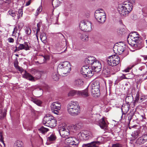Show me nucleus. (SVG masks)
<instances>
[{"mask_svg":"<svg viewBox=\"0 0 147 147\" xmlns=\"http://www.w3.org/2000/svg\"><path fill=\"white\" fill-rule=\"evenodd\" d=\"M84 62L87 65L91 67L95 72L98 73L101 70L100 63L93 56L88 57L85 59Z\"/></svg>","mask_w":147,"mask_h":147,"instance_id":"nucleus-1","label":"nucleus"},{"mask_svg":"<svg viewBox=\"0 0 147 147\" xmlns=\"http://www.w3.org/2000/svg\"><path fill=\"white\" fill-rule=\"evenodd\" d=\"M67 111L71 116H76L80 113V107L77 101H72L67 105Z\"/></svg>","mask_w":147,"mask_h":147,"instance_id":"nucleus-2","label":"nucleus"},{"mask_svg":"<svg viewBox=\"0 0 147 147\" xmlns=\"http://www.w3.org/2000/svg\"><path fill=\"white\" fill-rule=\"evenodd\" d=\"M139 34L137 32H134L129 34L127 38L128 44L131 46L140 47L142 45L141 41L139 40Z\"/></svg>","mask_w":147,"mask_h":147,"instance_id":"nucleus-3","label":"nucleus"},{"mask_svg":"<svg viewBox=\"0 0 147 147\" xmlns=\"http://www.w3.org/2000/svg\"><path fill=\"white\" fill-rule=\"evenodd\" d=\"M119 13L122 15L127 16L131 11L132 6L131 4L129 3L118 5L117 7Z\"/></svg>","mask_w":147,"mask_h":147,"instance_id":"nucleus-4","label":"nucleus"},{"mask_svg":"<svg viewBox=\"0 0 147 147\" xmlns=\"http://www.w3.org/2000/svg\"><path fill=\"white\" fill-rule=\"evenodd\" d=\"M71 66L70 63L68 61L63 62L58 65L57 70L61 74L65 75L70 71Z\"/></svg>","mask_w":147,"mask_h":147,"instance_id":"nucleus-5","label":"nucleus"},{"mask_svg":"<svg viewBox=\"0 0 147 147\" xmlns=\"http://www.w3.org/2000/svg\"><path fill=\"white\" fill-rule=\"evenodd\" d=\"M43 123L44 125L50 127H52L56 126L57 121L53 117L48 115L44 117Z\"/></svg>","mask_w":147,"mask_h":147,"instance_id":"nucleus-6","label":"nucleus"},{"mask_svg":"<svg viewBox=\"0 0 147 147\" xmlns=\"http://www.w3.org/2000/svg\"><path fill=\"white\" fill-rule=\"evenodd\" d=\"M94 16L96 19L100 23H103L106 20V14L102 10H96Z\"/></svg>","mask_w":147,"mask_h":147,"instance_id":"nucleus-7","label":"nucleus"},{"mask_svg":"<svg viewBox=\"0 0 147 147\" xmlns=\"http://www.w3.org/2000/svg\"><path fill=\"white\" fill-rule=\"evenodd\" d=\"M80 27L82 30L84 31H90L92 29L91 23L90 21L87 20H83L81 22Z\"/></svg>","mask_w":147,"mask_h":147,"instance_id":"nucleus-8","label":"nucleus"},{"mask_svg":"<svg viewBox=\"0 0 147 147\" xmlns=\"http://www.w3.org/2000/svg\"><path fill=\"white\" fill-rule=\"evenodd\" d=\"M126 46L124 43L119 42V43L116 44L113 47V50L116 53L118 52L119 53L121 54L123 52H127L126 50Z\"/></svg>","mask_w":147,"mask_h":147,"instance_id":"nucleus-9","label":"nucleus"},{"mask_svg":"<svg viewBox=\"0 0 147 147\" xmlns=\"http://www.w3.org/2000/svg\"><path fill=\"white\" fill-rule=\"evenodd\" d=\"M119 57L117 56H109L107 59L108 64L112 66H115L119 62Z\"/></svg>","mask_w":147,"mask_h":147,"instance_id":"nucleus-10","label":"nucleus"},{"mask_svg":"<svg viewBox=\"0 0 147 147\" xmlns=\"http://www.w3.org/2000/svg\"><path fill=\"white\" fill-rule=\"evenodd\" d=\"M77 138L81 140H90L94 137L92 133L88 132L86 133V132H80L78 133L77 136Z\"/></svg>","mask_w":147,"mask_h":147,"instance_id":"nucleus-11","label":"nucleus"},{"mask_svg":"<svg viewBox=\"0 0 147 147\" xmlns=\"http://www.w3.org/2000/svg\"><path fill=\"white\" fill-rule=\"evenodd\" d=\"M8 13L14 19L16 18L18 20L20 17H22L23 15V11L22 9H19L18 12L14 10L10 9Z\"/></svg>","mask_w":147,"mask_h":147,"instance_id":"nucleus-12","label":"nucleus"},{"mask_svg":"<svg viewBox=\"0 0 147 147\" xmlns=\"http://www.w3.org/2000/svg\"><path fill=\"white\" fill-rule=\"evenodd\" d=\"M59 132L63 138H66L70 135V131L67 127H59Z\"/></svg>","mask_w":147,"mask_h":147,"instance_id":"nucleus-13","label":"nucleus"},{"mask_svg":"<svg viewBox=\"0 0 147 147\" xmlns=\"http://www.w3.org/2000/svg\"><path fill=\"white\" fill-rule=\"evenodd\" d=\"M61 106L60 103L58 102L53 103L51 106L52 112L56 115L59 114V111L61 109Z\"/></svg>","mask_w":147,"mask_h":147,"instance_id":"nucleus-14","label":"nucleus"},{"mask_svg":"<svg viewBox=\"0 0 147 147\" xmlns=\"http://www.w3.org/2000/svg\"><path fill=\"white\" fill-rule=\"evenodd\" d=\"M102 144V142L99 141H95L90 143L84 144L82 145V147H98L99 146Z\"/></svg>","mask_w":147,"mask_h":147,"instance_id":"nucleus-15","label":"nucleus"},{"mask_svg":"<svg viewBox=\"0 0 147 147\" xmlns=\"http://www.w3.org/2000/svg\"><path fill=\"white\" fill-rule=\"evenodd\" d=\"M98 124L100 128L103 129H105L108 125L107 122L105 120L104 117L99 121Z\"/></svg>","mask_w":147,"mask_h":147,"instance_id":"nucleus-16","label":"nucleus"},{"mask_svg":"<svg viewBox=\"0 0 147 147\" xmlns=\"http://www.w3.org/2000/svg\"><path fill=\"white\" fill-rule=\"evenodd\" d=\"M25 73L22 76L23 78L32 81H35L34 77H33L31 74L28 73L26 71H25Z\"/></svg>","mask_w":147,"mask_h":147,"instance_id":"nucleus-17","label":"nucleus"},{"mask_svg":"<svg viewBox=\"0 0 147 147\" xmlns=\"http://www.w3.org/2000/svg\"><path fill=\"white\" fill-rule=\"evenodd\" d=\"M90 86L91 88V89L94 88L96 89V88H99V82L98 81H93L91 82Z\"/></svg>","mask_w":147,"mask_h":147,"instance_id":"nucleus-18","label":"nucleus"},{"mask_svg":"<svg viewBox=\"0 0 147 147\" xmlns=\"http://www.w3.org/2000/svg\"><path fill=\"white\" fill-rule=\"evenodd\" d=\"M19 49L20 50L24 49L25 50H28L30 49L29 47L28 43L27 42H24L23 44H19Z\"/></svg>","mask_w":147,"mask_h":147,"instance_id":"nucleus-19","label":"nucleus"},{"mask_svg":"<svg viewBox=\"0 0 147 147\" xmlns=\"http://www.w3.org/2000/svg\"><path fill=\"white\" fill-rule=\"evenodd\" d=\"M91 93L94 97H98L100 95L99 88H94L91 89Z\"/></svg>","mask_w":147,"mask_h":147,"instance_id":"nucleus-20","label":"nucleus"},{"mask_svg":"<svg viewBox=\"0 0 147 147\" xmlns=\"http://www.w3.org/2000/svg\"><path fill=\"white\" fill-rule=\"evenodd\" d=\"M78 92L79 95L81 96L84 97H88L89 96L88 90L87 89L82 91H78Z\"/></svg>","mask_w":147,"mask_h":147,"instance_id":"nucleus-21","label":"nucleus"},{"mask_svg":"<svg viewBox=\"0 0 147 147\" xmlns=\"http://www.w3.org/2000/svg\"><path fill=\"white\" fill-rule=\"evenodd\" d=\"M83 84V81L80 79H76L74 82V85L77 87L81 86Z\"/></svg>","mask_w":147,"mask_h":147,"instance_id":"nucleus-22","label":"nucleus"},{"mask_svg":"<svg viewBox=\"0 0 147 147\" xmlns=\"http://www.w3.org/2000/svg\"><path fill=\"white\" fill-rule=\"evenodd\" d=\"M102 73L104 76L106 77L108 76L110 73V69L107 67L104 68L103 69Z\"/></svg>","mask_w":147,"mask_h":147,"instance_id":"nucleus-23","label":"nucleus"},{"mask_svg":"<svg viewBox=\"0 0 147 147\" xmlns=\"http://www.w3.org/2000/svg\"><path fill=\"white\" fill-rule=\"evenodd\" d=\"M87 65L84 66L81 68L80 73L83 75L87 77L88 72H87Z\"/></svg>","mask_w":147,"mask_h":147,"instance_id":"nucleus-24","label":"nucleus"},{"mask_svg":"<svg viewBox=\"0 0 147 147\" xmlns=\"http://www.w3.org/2000/svg\"><path fill=\"white\" fill-rule=\"evenodd\" d=\"M94 69H92L91 67L87 66V72H88L87 77H91L93 74L92 73Z\"/></svg>","mask_w":147,"mask_h":147,"instance_id":"nucleus-25","label":"nucleus"},{"mask_svg":"<svg viewBox=\"0 0 147 147\" xmlns=\"http://www.w3.org/2000/svg\"><path fill=\"white\" fill-rule=\"evenodd\" d=\"M121 110L122 112V115L121 116V117L122 118L123 115H125L129 111V108L128 106L124 105L121 108Z\"/></svg>","mask_w":147,"mask_h":147,"instance_id":"nucleus-26","label":"nucleus"},{"mask_svg":"<svg viewBox=\"0 0 147 147\" xmlns=\"http://www.w3.org/2000/svg\"><path fill=\"white\" fill-rule=\"evenodd\" d=\"M74 138L69 136L66 138L65 142L68 144L71 145L72 144V143H73V141H74Z\"/></svg>","mask_w":147,"mask_h":147,"instance_id":"nucleus-27","label":"nucleus"},{"mask_svg":"<svg viewBox=\"0 0 147 147\" xmlns=\"http://www.w3.org/2000/svg\"><path fill=\"white\" fill-rule=\"evenodd\" d=\"M60 2L58 0H53L52 1V5L53 7H57L60 5Z\"/></svg>","mask_w":147,"mask_h":147,"instance_id":"nucleus-28","label":"nucleus"},{"mask_svg":"<svg viewBox=\"0 0 147 147\" xmlns=\"http://www.w3.org/2000/svg\"><path fill=\"white\" fill-rule=\"evenodd\" d=\"M22 142L20 140H17L14 143L13 147H23Z\"/></svg>","mask_w":147,"mask_h":147,"instance_id":"nucleus-29","label":"nucleus"},{"mask_svg":"<svg viewBox=\"0 0 147 147\" xmlns=\"http://www.w3.org/2000/svg\"><path fill=\"white\" fill-rule=\"evenodd\" d=\"M31 100L34 103L39 106L42 103L41 101L36 98H32L31 99Z\"/></svg>","mask_w":147,"mask_h":147,"instance_id":"nucleus-30","label":"nucleus"},{"mask_svg":"<svg viewBox=\"0 0 147 147\" xmlns=\"http://www.w3.org/2000/svg\"><path fill=\"white\" fill-rule=\"evenodd\" d=\"M78 91L75 90H71L68 93V96H73L76 94L78 95Z\"/></svg>","mask_w":147,"mask_h":147,"instance_id":"nucleus-31","label":"nucleus"},{"mask_svg":"<svg viewBox=\"0 0 147 147\" xmlns=\"http://www.w3.org/2000/svg\"><path fill=\"white\" fill-rule=\"evenodd\" d=\"M17 26H15L14 27L13 30L12 32V36H17L18 37L19 36V34L18 33L17 34Z\"/></svg>","mask_w":147,"mask_h":147,"instance_id":"nucleus-32","label":"nucleus"},{"mask_svg":"<svg viewBox=\"0 0 147 147\" xmlns=\"http://www.w3.org/2000/svg\"><path fill=\"white\" fill-rule=\"evenodd\" d=\"M38 130L42 134H45L48 131L49 129L43 127H41Z\"/></svg>","mask_w":147,"mask_h":147,"instance_id":"nucleus-33","label":"nucleus"},{"mask_svg":"<svg viewBox=\"0 0 147 147\" xmlns=\"http://www.w3.org/2000/svg\"><path fill=\"white\" fill-rule=\"evenodd\" d=\"M56 139V136L54 134H52L49 137L47 138V141H52L55 140Z\"/></svg>","mask_w":147,"mask_h":147,"instance_id":"nucleus-34","label":"nucleus"},{"mask_svg":"<svg viewBox=\"0 0 147 147\" xmlns=\"http://www.w3.org/2000/svg\"><path fill=\"white\" fill-rule=\"evenodd\" d=\"M52 77L53 79L55 81H57L59 80V77L57 76L56 72H54L52 73Z\"/></svg>","mask_w":147,"mask_h":147,"instance_id":"nucleus-35","label":"nucleus"},{"mask_svg":"<svg viewBox=\"0 0 147 147\" xmlns=\"http://www.w3.org/2000/svg\"><path fill=\"white\" fill-rule=\"evenodd\" d=\"M81 38L82 41H87L88 40V37L85 34H83L81 36Z\"/></svg>","mask_w":147,"mask_h":147,"instance_id":"nucleus-36","label":"nucleus"},{"mask_svg":"<svg viewBox=\"0 0 147 147\" xmlns=\"http://www.w3.org/2000/svg\"><path fill=\"white\" fill-rule=\"evenodd\" d=\"M34 74L35 75V77L36 79H38L41 77V75L40 71L35 70Z\"/></svg>","mask_w":147,"mask_h":147,"instance_id":"nucleus-37","label":"nucleus"},{"mask_svg":"<svg viewBox=\"0 0 147 147\" xmlns=\"http://www.w3.org/2000/svg\"><path fill=\"white\" fill-rule=\"evenodd\" d=\"M40 38L42 41H45L47 39V37L45 33H42L40 35Z\"/></svg>","mask_w":147,"mask_h":147,"instance_id":"nucleus-38","label":"nucleus"},{"mask_svg":"<svg viewBox=\"0 0 147 147\" xmlns=\"http://www.w3.org/2000/svg\"><path fill=\"white\" fill-rule=\"evenodd\" d=\"M59 16V15H57L56 16H55L53 14H52V15L51 16V19H52L51 21H53L55 20L57 22L58 20V17Z\"/></svg>","mask_w":147,"mask_h":147,"instance_id":"nucleus-39","label":"nucleus"},{"mask_svg":"<svg viewBox=\"0 0 147 147\" xmlns=\"http://www.w3.org/2000/svg\"><path fill=\"white\" fill-rule=\"evenodd\" d=\"M42 6L41 5L37 9L36 11L35 15L36 16L38 15L40 12L42 11Z\"/></svg>","mask_w":147,"mask_h":147,"instance_id":"nucleus-40","label":"nucleus"},{"mask_svg":"<svg viewBox=\"0 0 147 147\" xmlns=\"http://www.w3.org/2000/svg\"><path fill=\"white\" fill-rule=\"evenodd\" d=\"M125 31V30L124 28H120L118 30V33L120 34H123L124 33Z\"/></svg>","mask_w":147,"mask_h":147,"instance_id":"nucleus-41","label":"nucleus"},{"mask_svg":"<svg viewBox=\"0 0 147 147\" xmlns=\"http://www.w3.org/2000/svg\"><path fill=\"white\" fill-rule=\"evenodd\" d=\"M73 143H72V144H71V145L77 146L78 144L79 143V142L74 138V141H73Z\"/></svg>","mask_w":147,"mask_h":147,"instance_id":"nucleus-42","label":"nucleus"},{"mask_svg":"<svg viewBox=\"0 0 147 147\" xmlns=\"http://www.w3.org/2000/svg\"><path fill=\"white\" fill-rule=\"evenodd\" d=\"M0 141L3 142H3V134L2 131H0Z\"/></svg>","mask_w":147,"mask_h":147,"instance_id":"nucleus-43","label":"nucleus"},{"mask_svg":"<svg viewBox=\"0 0 147 147\" xmlns=\"http://www.w3.org/2000/svg\"><path fill=\"white\" fill-rule=\"evenodd\" d=\"M135 99V101L136 102H138V101L139 100V94L138 92L136 94Z\"/></svg>","mask_w":147,"mask_h":147,"instance_id":"nucleus-44","label":"nucleus"},{"mask_svg":"<svg viewBox=\"0 0 147 147\" xmlns=\"http://www.w3.org/2000/svg\"><path fill=\"white\" fill-rule=\"evenodd\" d=\"M25 32L28 35H29L31 33V30L30 28H26V29Z\"/></svg>","mask_w":147,"mask_h":147,"instance_id":"nucleus-45","label":"nucleus"},{"mask_svg":"<svg viewBox=\"0 0 147 147\" xmlns=\"http://www.w3.org/2000/svg\"><path fill=\"white\" fill-rule=\"evenodd\" d=\"M24 26V24L22 22L20 23L18 25V28L19 29L21 30Z\"/></svg>","mask_w":147,"mask_h":147,"instance_id":"nucleus-46","label":"nucleus"},{"mask_svg":"<svg viewBox=\"0 0 147 147\" xmlns=\"http://www.w3.org/2000/svg\"><path fill=\"white\" fill-rule=\"evenodd\" d=\"M43 57H44V62L43 63H44L46 61L49 60V57L48 55H45Z\"/></svg>","mask_w":147,"mask_h":147,"instance_id":"nucleus-47","label":"nucleus"},{"mask_svg":"<svg viewBox=\"0 0 147 147\" xmlns=\"http://www.w3.org/2000/svg\"><path fill=\"white\" fill-rule=\"evenodd\" d=\"M78 124H77L75 125H74L73 126V128L75 130H77L79 128V127H78Z\"/></svg>","mask_w":147,"mask_h":147,"instance_id":"nucleus-48","label":"nucleus"},{"mask_svg":"<svg viewBox=\"0 0 147 147\" xmlns=\"http://www.w3.org/2000/svg\"><path fill=\"white\" fill-rule=\"evenodd\" d=\"M7 40L8 42L10 43H13L14 42V39L11 37L8 38L7 39Z\"/></svg>","mask_w":147,"mask_h":147,"instance_id":"nucleus-49","label":"nucleus"},{"mask_svg":"<svg viewBox=\"0 0 147 147\" xmlns=\"http://www.w3.org/2000/svg\"><path fill=\"white\" fill-rule=\"evenodd\" d=\"M121 146L120 144L117 143L116 144H113L112 145V147H120Z\"/></svg>","mask_w":147,"mask_h":147,"instance_id":"nucleus-50","label":"nucleus"},{"mask_svg":"<svg viewBox=\"0 0 147 147\" xmlns=\"http://www.w3.org/2000/svg\"><path fill=\"white\" fill-rule=\"evenodd\" d=\"M14 67L16 68H17L19 67L18 65V62L17 60H16L14 63Z\"/></svg>","mask_w":147,"mask_h":147,"instance_id":"nucleus-51","label":"nucleus"},{"mask_svg":"<svg viewBox=\"0 0 147 147\" xmlns=\"http://www.w3.org/2000/svg\"><path fill=\"white\" fill-rule=\"evenodd\" d=\"M131 97H129V96L126 97L125 98V101L126 102L128 103H129V101H130L129 99H131Z\"/></svg>","mask_w":147,"mask_h":147,"instance_id":"nucleus-52","label":"nucleus"},{"mask_svg":"<svg viewBox=\"0 0 147 147\" xmlns=\"http://www.w3.org/2000/svg\"><path fill=\"white\" fill-rule=\"evenodd\" d=\"M142 140V138L141 137L138 139L137 140V141L139 143V144H142V142H143V141Z\"/></svg>","mask_w":147,"mask_h":147,"instance_id":"nucleus-53","label":"nucleus"},{"mask_svg":"<svg viewBox=\"0 0 147 147\" xmlns=\"http://www.w3.org/2000/svg\"><path fill=\"white\" fill-rule=\"evenodd\" d=\"M141 138H142V140L143 141V142H142V143H144L147 141V140L144 138V136H142Z\"/></svg>","mask_w":147,"mask_h":147,"instance_id":"nucleus-54","label":"nucleus"},{"mask_svg":"<svg viewBox=\"0 0 147 147\" xmlns=\"http://www.w3.org/2000/svg\"><path fill=\"white\" fill-rule=\"evenodd\" d=\"M142 56L143 57L144 60L147 62V55H143Z\"/></svg>","mask_w":147,"mask_h":147,"instance_id":"nucleus-55","label":"nucleus"},{"mask_svg":"<svg viewBox=\"0 0 147 147\" xmlns=\"http://www.w3.org/2000/svg\"><path fill=\"white\" fill-rule=\"evenodd\" d=\"M120 80H122L123 79H127V78H126L125 75L124 74H123L122 76H121L120 77Z\"/></svg>","mask_w":147,"mask_h":147,"instance_id":"nucleus-56","label":"nucleus"},{"mask_svg":"<svg viewBox=\"0 0 147 147\" xmlns=\"http://www.w3.org/2000/svg\"><path fill=\"white\" fill-rule=\"evenodd\" d=\"M131 69V68L130 67L128 68L127 69H125L124 71L126 72H129V71Z\"/></svg>","mask_w":147,"mask_h":147,"instance_id":"nucleus-57","label":"nucleus"},{"mask_svg":"<svg viewBox=\"0 0 147 147\" xmlns=\"http://www.w3.org/2000/svg\"><path fill=\"white\" fill-rule=\"evenodd\" d=\"M17 69H18V70L19 71H22L23 70V69L20 67H18L17 68Z\"/></svg>","mask_w":147,"mask_h":147,"instance_id":"nucleus-58","label":"nucleus"},{"mask_svg":"<svg viewBox=\"0 0 147 147\" xmlns=\"http://www.w3.org/2000/svg\"><path fill=\"white\" fill-rule=\"evenodd\" d=\"M37 26L38 27V28L36 30V34H38V33L40 31V28L39 27L38 25V24H37Z\"/></svg>","mask_w":147,"mask_h":147,"instance_id":"nucleus-59","label":"nucleus"},{"mask_svg":"<svg viewBox=\"0 0 147 147\" xmlns=\"http://www.w3.org/2000/svg\"><path fill=\"white\" fill-rule=\"evenodd\" d=\"M92 101V99L90 98V97H89L87 99V101L88 102L90 103Z\"/></svg>","mask_w":147,"mask_h":147,"instance_id":"nucleus-60","label":"nucleus"},{"mask_svg":"<svg viewBox=\"0 0 147 147\" xmlns=\"http://www.w3.org/2000/svg\"><path fill=\"white\" fill-rule=\"evenodd\" d=\"M145 68L144 67H142L139 68V70H140V71H142L144 69V68Z\"/></svg>","mask_w":147,"mask_h":147,"instance_id":"nucleus-61","label":"nucleus"},{"mask_svg":"<svg viewBox=\"0 0 147 147\" xmlns=\"http://www.w3.org/2000/svg\"><path fill=\"white\" fill-rule=\"evenodd\" d=\"M131 3H134L135 1V0H128Z\"/></svg>","mask_w":147,"mask_h":147,"instance_id":"nucleus-62","label":"nucleus"},{"mask_svg":"<svg viewBox=\"0 0 147 147\" xmlns=\"http://www.w3.org/2000/svg\"><path fill=\"white\" fill-rule=\"evenodd\" d=\"M144 138H145V139L147 140V135H144Z\"/></svg>","mask_w":147,"mask_h":147,"instance_id":"nucleus-63","label":"nucleus"},{"mask_svg":"<svg viewBox=\"0 0 147 147\" xmlns=\"http://www.w3.org/2000/svg\"><path fill=\"white\" fill-rule=\"evenodd\" d=\"M132 119V117L131 116H129V117H128V119L130 121L131 119Z\"/></svg>","mask_w":147,"mask_h":147,"instance_id":"nucleus-64","label":"nucleus"}]
</instances>
